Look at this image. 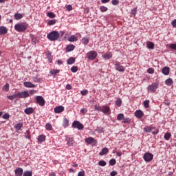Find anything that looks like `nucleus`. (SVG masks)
Returning a JSON list of instances; mask_svg holds the SVG:
<instances>
[{"label": "nucleus", "mask_w": 176, "mask_h": 176, "mask_svg": "<svg viewBox=\"0 0 176 176\" xmlns=\"http://www.w3.org/2000/svg\"><path fill=\"white\" fill-rule=\"evenodd\" d=\"M27 28H28V24L27 23H19L14 25V30L17 32H24Z\"/></svg>", "instance_id": "nucleus-1"}, {"label": "nucleus", "mask_w": 176, "mask_h": 176, "mask_svg": "<svg viewBox=\"0 0 176 176\" xmlns=\"http://www.w3.org/2000/svg\"><path fill=\"white\" fill-rule=\"evenodd\" d=\"M47 38L51 41H57L60 38V33L57 31H52L47 35Z\"/></svg>", "instance_id": "nucleus-2"}, {"label": "nucleus", "mask_w": 176, "mask_h": 176, "mask_svg": "<svg viewBox=\"0 0 176 176\" xmlns=\"http://www.w3.org/2000/svg\"><path fill=\"white\" fill-rule=\"evenodd\" d=\"M159 88V83L158 82H153L147 87L148 93H155L156 90Z\"/></svg>", "instance_id": "nucleus-3"}, {"label": "nucleus", "mask_w": 176, "mask_h": 176, "mask_svg": "<svg viewBox=\"0 0 176 176\" xmlns=\"http://www.w3.org/2000/svg\"><path fill=\"white\" fill-rule=\"evenodd\" d=\"M97 52L96 51H90L87 54V57L88 60L92 61L93 60H96L97 58Z\"/></svg>", "instance_id": "nucleus-4"}, {"label": "nucleus", "mask_w": 176, "mask_h": 176, "mask_svg": "<svg viewBox=\"0 0 176 176\" xmlns=\"http://www.w3.org/2000/svg\"><path fill=\"white\" fill-rule=\"evenodd\" d=\"M72 127L73 129H78V130H83V129H85L83 124L80 123L79 121H74Z\"/></svg>", "instance_id": "nucleus-5"}, {"label": "nucleus", "mask_w": 176, "mask_h": 176, "mask_svg": "<svg viewBox=\"0 0 176 176\" xmlns=\"http://www.w3.org/2000/svg\"><path fill=\"white\" fill-rule=\"evenodd\" d=\"M143 159L145 162H152L153 160V154L151 153H145L143 156Z\"/></svg>", "instance_id": "nucleus-6"}, {"label": "nucleus", "mask_w": 176, "mask_h": 176, "mask_svg": "<svg viewBox=\"0 0 176 176\" xmlns=\"http://www.w3.org/2000/svg\"><path fill=\"white\" fill-rule=\"evenodd\" d=\"M114 68L116 71H118V72H124V66L120 64V62H116Z\"/></svg>", "instance_id": "nucleus-7"}, {"label": "nucleus", "mask_w": 176, "mask_h": 176, "mask_svg": "<svg viewBox=\"0 0 176 176\" xmlns=\"http://www.w3.org/2000/svg\"><path fill=\"white\" fill-rule=\"evenodd\" d=\"M17 96L18 98H27L30 97V93H28V91H19L17 93Z\"/></svg>", "instance_id": "nucleus-8"}, {"label": "nucleus", "mask_w": 176, "mask_h": 176, "mask_svg": "<svg viewBox=\"0 0 176 176\" xmlns=\"http://www.w3.org/2000/svg\"><path fill=\"white\" fill-rule=\"evenodd\" d=\"M36 101L37 104H38V105H40V107L45 106V99L43 98V97H42L41 96H36Z\"/></svg>", "instance_id": "nucleus-9"}, {"label": "nucleus", "mask_w": 176, "mask_h": 176, "mask_svg": "<svg viewBox=\"0 0 176 176\" xmlns=\"http://www.w3.org/2000/svg\"><path fill=\"white\" fill-rule=\"evenodd\" d=\"M66 141L68 146H74V144H75V140H74V138L67 137L66 138Z\"/></svg>", "instance_id": "nucleus-10"}, {"label": "nucleus", "mask_w": 176, "mask_h": 176, "mask_svg": "<svg viewBox=\"0 0 176 176\" xmlns=\"http://www.w3.org/2000/svg\"><path fill=\"white\" fill-rule=\"evenodd\" d=\"M54 112L55 113H61V112H64V107L63 106H58L54 109Z\"/></svg>", "instance_id": "nucleus-11"}, {"label": "nucleus", "mask_w": 176, "mask_h": 176, "mask_svg": "<svg viewBox=\"0 0 176 176\" xmlns=\"http://www.w3.org/2000/svg\"><path fill=\"white\" fill-rule=\"evenodd\" d=\"M85 142L89 144H97V140H95L92 137H89L85 139Z\"/></svg>", "instance_id": "nucleus-12"}, {"label": "nucleus", "mask_w": 176, "mask_h": 176, "mask_svg": "<svg viewBox=\"0 0 176 176\" xmlns=\"http://www.w3.org/2000/svg\"><path fill=\"white\" fill-rule=\"evenodd\" d=\"M45 56L48 59V63H52L53 60V56H52V52L50 51H47L45 52Z\"/></svg>", "instance_id": "nucleus-13"}, {"label": "nucleus", "mask_w": 176, "mask_h": 176, "mask_svg": "<svg viewBox=\"0 0 176 176\" xmlns=\"http://www.w3.org/2000/svg\"><path fill=\"white\" fill-rule=\"evenodd\" d=\"M135 116L136 118H138L139 119H141V118H142V116H144V112H142V111H141V110H137L135 112Z\"/></svg>", "instance_id": "nucleus-14"}, {"label": "nucleus", "mask_w": 176, "mask_h": 176, "mask_svg": "<svg viewBox=\"0 0 176 176\" xmlns=\"http://www.w3.org/2000/svg\"><path fill=\"white\" fill-rule=\"evenodd\" d=\"M8 34V28L5 26H0V35Z\"/></svg>", "instance_id": "nucleus-15"}, {"label": "nucleus", "mask_w": 176, "mask_h": 176, "mask_svg": "<svg viewBox=\"0 0 176 176\" xmlns=\"http://www.w3.org/2000/svg\"><path fill=\"white\" fill-rule=\"evenodd\" d=\"M24 112L26 115H31V114L34 113V108L28 107L24 110Z\"/></svg>", "instance_id": "nucleus-16"}, {"label": "nucleus", "mask_w": 176, "mask_h": 176, "mask_svg": "<svg viewBox=\"0 0 176 176\" xmlns=\"http://www.w3.org/2000/svg\"><path fill=\"white\" fill-rule=\"evenodd\" d=\"M155 130V127L150 126L144 128V133H152Z\"/></svg>", "instance_id": "nucleus-17"}, {"label": "nucleus", "mask_w": 176, "mask_h": 176, "mask_svg": "<svg viewBox=\"0 0 176 176\" xmlns=\"http://www.w3.org/2000/svg\"><path fill=\"white\" fill-rule=\"evenodd\" d=\"M109 152V150L107 147H104L101 151L99 153L100 156H104V155H107Z\"/></svg>", "instance_id": "nucleus-18"}, {"label": "nucleus", "mask_w": 176, "mask_h": 176, "mask_svg": "<svg viewBox=\"0 0 176 176\" xmlns=\"http://www.w3.org/2000/svg\"><path fill=\"white\" fill-rule=\"evenodd\" d=\"M102 57L104 60H110V58L112 57V52L106 53L102 55Z\"/></svg>", "instance_id": "nucleus-19"}, {"label": "nucleus", "mask_w": 176, "mask_h": 176, "mask_svg": "<svg viewBox=\"0 0 176 176\" xmlns=\"http://www.w3.org/2000/svg\"><path fill=\"white\" fill-rule=\"evenodd\" d=\"M14 171H15V175L16 176H21V175H23V168H18L15 169Z\"/></svg>", "instance_id": "nucleus-20"}, {"label": "nucleus", "mask_w": 176, "mask_h": 176, "mask_svg": "<svg viewBox=\"0 0 176 176\" xmlns=\"http://www.w3.org/2000/svg\"><path fill=\"white\" fill-rule=\"evenodd\" d=\"M23 85L25 87L33 88L35 87V85L32 84L31 82H24Z\"/></svg>", "instance_id": "nucleus-21"}, {"label": "nucleus", "mask_w": 176, "mask_h": 176, "mask_svg": "<svg viewBox=\"0 0 176 176\" xmlns=\"http://www.w3.org/2000/svg\"><path fill=\"white\" fill-rule=\"evenodd\" d=\"M146 47L148 49L153 50V49H155V43H153V42H151V41H148L146 43Z\"/></svg>", "instance_id": "nucleus-22"}, {"label": "nucleus", "mask_w": 176, "mask_h": 176, "mask_svg": "<svg viewBox=\"0 0 176 176\" xmlns=\"http://www.w3.org/2000/svg\"><path fill=\"white\" fill-rule=\"evenodd\" d=\"M69 42H76L78 41V37L75 35H72L68 38Z\"/></svg>", "instance_id": "nucleus-23"}, {"label": "nucleus", "mask_w": 176, "mask_h": 176, "mask_svg": "<svg viewBox=\"0 0 176 176\" xmlns=\"http://www.w3.org/2000/svg\"><path fill=\"white\" fill-rule=\"evenodd\" d=\"M68 65H72V64L75 63V58L74 57H70L67 60Z\"/></svg>", "instance_id": "nucleus-24"}, {"label": "nucleus", "mask_w": 176, "mask_h": 176, "mask_svg": "<svg viewBox=\"0 0 176 176\" xmlns=\"http://www.w3.org/2000/svg\"><path fill=\"white\" fill-rule=\"evenodd\" d=\"M162 74H164V75H168V74H170V67H164L162 69Z\"/></svg>", "instance_id": "nucleus-25"}, {"label": "nucleus", "mask_w": 176, "mask_h": 176, "mask_svg": "<svg viewBox=\"0 0 176 176\" xmlns=\"http://www.w3.org/2000/svg\"><path fill=\"white\" fill-rule=\"evenodd\" d=\"M110 111L109 107L107 106H103L102 107L101 112H103V113H108Z\"/></svg>", "instance_id": "nucleus-26"}, {"label": "nucleus", "mask_w": 176, "mask_h": 176, "mask_svg": "<svg viewBox=\"0 0 176 176\" xmlns=\"http://www.w3.org/2000/svg\"><path fill=\"white\" fill-rule=\"evenodd\" d=\"M75 49V45H69L66 47V52H72V50H74Z\"/></svg>", "instance_id": "nucleus-27"}, {"label": "nucleus", "mask_w": 176, "mask_h": 176, "mask_svg": "<svg viewBox=\"0 0 176 176\" xmlns=\"http://www.w3.org/2000/svg\"><path fill=\"white\" fill-rule=\"evenodd\" d=\"M15 20H21L22 17H24V15L23 14L20 13H16L14 16Z\"/></svg>", "instance_id": "nucleus-28"}, {"label": "nucleus", "mask_w": 176, "mask_h": 176, "mask_svg": "<svg viewBox=\"0 0 176 176\" xmlns=\"http://www.w3.org/2000/svg\"><path fill=\"white\" fill-rule=\"evenodd\" d=\"M90 40V38L87 36L84 37L82 38L81 42L83 45H87L89 43V41Z\"/></svg>", "instance_id": "nucleus-29"}, {"label": "nucleus", "mask_w": 176, "mask_h": 176, "mask_svg": "<svg viewBox=\"0 0 176 176\" xmlns=\"http://www.w3.org/2000/svg\"><path fill=\"white\" fill-rule=\"evenodd\" d=\"M60 73V69H53L50 72V74L51 75H53V76H56L57 74Z\"/></svg>", "instance_id": "nucleus-30"}, {"label": "nucleus", "mask_w": 176, "mask_h": 176, "mask_svg": "<svg viewBox=\"0 0 176 176\" xmlns=\"http://www.w3.org/2000/svg\"><path fill=\"white\" fill-rule=\"evenodd\" d=\"M45 140H46V136H45L44 135H41L38 138V142H43Z\"/></svg>", "instance_id": "nucleus-31"}, {"label": "nucleus", "mask_w": 176, "mask_h": 176, "mask_svg": "<svg viewBox=\"0 0 176 176\" xmlns=\"http://www.w3.org/2000/svg\"><path fill=\"white\" fill-rule=\"evenodd\" d=\"M68 124H69V120L65 118L63 119V127H68Z\"/></svg>", "instance_id": "nucleus-32"}, {"label": "nucleus", "mask_w": 176, "mask_h": 176, "mask_svg": "<svg viewBox=\"0 0 176 176\" xmlns=\"http://www.w3.org/2000/svg\"><path fill=\"white\" fill-rule=\"evenodd\" d=\"M164 140H166V141H168V140H170V138H171V133H170L169 132H166L164 134Z\"/></svg>", "instance_id": "nucleus-33"}, {"label": "nucleus", "mask_w": 176, "mask_h": 176, "mask_svg": "<svg viewBox=\"0 0 176 176\" xmlns=\"http://www.w3.org/2000/svg\"><path fill=\"white\" fill-rule=\"evenodd\" d=\"M56 23H57V20L51 19V20L48 21L47 25H54V24H56Z\"/></svg>", "instance_id": "nucleus-34"}, {"label": "nucleus", "mask_w": 176, "mask_h": 176, "mask_svg": "<svg viewBox=\"0 0 176 176\" xmlns=\"http://www.w3.org/2000/svg\"><path fill=\"white\" fill-rule=\"evenodd\" d=\"M45 129L47 131H52L53 130V126L50 124V123H47L45 125Z\"/></svg>", "instance_id": "nucleus-35"}, {"label": "nucleus", "mask_w": 176, "mask_h": 176, "mask_svg": "<svg viewBox=\"0 0 176 176\" xmlns=\"http://www.w3.org/2000/svg\"><path fill=\"white\" fill-rule=\"evenodd\" d=\"M165 83L167 86H171L173 85V79L168 78L166 80Z\"/></svg>", "instance_id": "nucleus-36"}, {"label": "nucleus", "mask_w": 176, "mask_h": 176, "mask_svg": "<svg viewBox=\"0 0 176 176\" xmlns=\"http://www.w3.org/2000/svg\"><path fill=\"white\" fill-rule=\"evenodd\" d=\"M98 166H100L101 167H105V166H107V162L104 160H100L98 162Z\"/></svg>", "instance_id": "nucleus-37"}, {"label": "nucleus", "mask_w": 176, "mask_h": 176, "mask_svg": "<svg viewBox=\"0 0 176 176\" xmlns=\"http://www.w3.org/2000/svg\"><path fill=\"white\" fill-rule=\"evenodd\" d=\"M8 100H11V101H12V100H14V98H19V96H17V94H16L14 95L8 96Z\"/></svg>", "instance_id": "nucleus-38"}, {"label": "nucleus", "mask_w": 176, "mask_h": 176, "mask_svg": "<svg viewBox=\"0 0 176 176\" xmlns=\"http://www.w3.org/2000/svg\"><path fill=\"white\" fill-rule=\"evenodd\" d=\"M47 17H50V19H54L56 17V14L52 12H49L47 14Z\"/></svg>", "instance_id": "nucleus-39"}, {"label": "nucleus", "mask_w": 176, "mask_h": 176, "mask_svg": "<svg viewBox=\"0 0 176 176\" xmlns=\"http://www.w3.org/2000/svg\"><path fill=\"white\" fill-rule=\"evenodd\" d=\"M116 103L118 107H122V99L120 98H118L116 101Z\"/></svg>", "instance_id": "nucleus-40"}, {"label": "nucleus", "mask_w": 176, "mask_h": 176, "mask_svg": "<svg viewBox=\"0 0 176 176\" xmlns=\"http://www.w3.org/2000/svg\"><path fill=\"white\" fill-rule=\"evenodd\" d=\"M117 119L118 120H123V119H124V114H123V113L118 114L117 116Z\"/></svg>", "instance_id": "nucleus-41"}, {"label": "nucleus", "mask_w": 176, "mask_h": 176, "mask_svg": "<svg viewBox=\"0 0 176 176\" xmlns=\"http://www.w3.org/2000/svg\"><path fill=\"white\" fill-rule=\"evenodd\" d=\"M78 66H73L71 67V71L72 72H73L74 74H75L76 72H78Z\"/></svg>", "instance_id": "nucleus-42"}, {"label": "nucleus", "mask_w": 176, "mask_h": 176, "mask_svg": "<svg viewBox=\"0 0 176 176\" xmlns=\"http://www.w3.org/2000/svg\"><path fill=\"white\" fill-rule=\"evenodd\" d=\"M23 176H32V172L30 170L25 171L23 173Z\"/></svg>", "instance_id": "nucleus-43"}, {"label": "nucleus", "mask_w": 176, "mask_h": 176, "mask_svg": "<svg viewBox=\"0 0 176 176\" xmlns=\"http://www.w3.org/2000/svg\"><path fill=\"white\" fill-rule=\"evenodd\" d=\"M21 127H23V123H18L15 125V129L17 130H21Z\"/></svg>", "instance_id": "nucleus-44"}, {"label": "nucleus", "mask_w": 176, "mask_h": 176, "mask_svg": "<svg viewBox=\"0 0 176 176\" xmlns=\"http://www.w3.org/2000/svg\"><path fill=\"white\" fill-rule=\"evenodd\" d=\"M116 164V160L111 159L109 160V166H115Z\"/></svg>", "instance_id": "nucleus-45"}, {"label": "nucleus", "mask_w": 176, "mask_h": 176, "mask_svg": "<svg viewBox=\"0 0 176 176\" xmlns=\"http://www.w3.org/2000/svg\"><path fill=\"white\" fill-rule=\"evenodd\" d=\"M149 100H146L144 102V108H149Z\"/></svg>", "instance_id": "nucleus-46"}, {"label": "nucleus", "mask_w": 176, "mask_h": 176, "mask_svg": "<svg viewBox=\"0 0 176 176\" xmlns=\"http://www.w3.org/2000/svg\"><path fill=\"white\" fill-rule=\"evenodd\" d=\"M3 90H5V91H9V83L5 84V85L3 87Z\"/></svg>", "instance_id": "nucleus-47"}, {"label": "nucleus", "mask_w": 176, "mask_h": 176, "mask_svg": "<svg viewBox=\"0 0 176 176\" xmlns=\"http://www.w3.org/2000/svg\"><path fill=\"white\" fill-rule=\"evenodd\" d=\"M33 80L36 83H39V82H41V78H38V76L34 77Z\"/></svg>", "instance_id": "nucleus-48"}, {"label": "nucleus", "mask_w": 176, "mask_h": 176, "mask_svg": "<svg viewBox=\"0 0 176 176\" xmlns=\"http://www.w3.org/2000/svg\"><path fill=\"white\" fill-rule=\"evenodd\" d=\"M100 12H107L108 10V8L105 7V6H100Z\"/></svg>", "instance_id": "nucleus-49"}, {"label": "nucleus", "mask_w": 176, "mask_h": 176, "mask_svg": "<svg viewBox=\"0 0 176 176\" xmlns=\"http://www.w3.org/2000/svg\"><path fill=\"white\" fill-rule=\"evenodd\" d=\"M122 120H123L122 123H124V124L130 123V122H131V120L129 118H124V119Z\"/></svg>", "instance_id": "nucleus-50"}, {"label": "nucleus", "mask_w": 176, "mask_h": 176, "mask_svg": "<svg viewBox=\"0 0 176 176\" xmlns=\"http://www.w3.org/2000/svg\"><path fill=\"white\" fill-rule=\"evenodd\" d=\"M2 118L3 119L8 120L10 118V116L9 115V113H6L2 116Z\"/></svg>", "instance_id": "nucleus-51"}, {"label": "nucleus", "mask_w": 176, "mask_h": 176, "mask_svg": "<svg viewBox=\"0 0 176 176\" xmlns=\"http://www.w3.org/2000/svg\"><path fill=\"white\" fill-rule=\"evenodd\" d=\"M26 135H25V138L30 140L31 138V135L30 134V131H26Z\"/></svg>", "instance_id": "nucleus-52"}, {"label": "nucleus", "mask_w": 176, "mask_h": 176, "mask_svg": "<svg viewBox=\"0 0 176 176\" xmlns=\"http://www.w3.org/2000/svg\"><path fill=\"white\" fill-rule=\"evenodd\" d=\"M102 108V107H100L98 105H95V111H99V112H101Z\"/></svg>", "instance_id": "nucleus-53"}, {"label": "nucleus", "mask_w": 176, "mask_h": 176, "mask_svg": "<svg viewBox=\"0 0 176 176\" xmlns=\"http://www.w3.org/2000/svg\"><path fill=\"white\" fill-rule=\"evenodd\" d=\"M148 74H154L155 69L153 68H148L147 69Z\"/></svg>", "instance_id": "nucleus-54"}, {"label": "nucleus", "mask_w": 176, "mask_h": 176, "mask_svg": "<svg viewBox=\"0 0 176 176\" xmlns=\"http://www.w3.org/2000/svg\"><path fill=\"white\" fill-rule=\"evenodd\" d=\"M111 176H116L118 175V172L116 170H113L110 173Z\"/></svg>", "instance_id": "nucleus-55"}, {"label": "nucleus", "mask_w": 176, "mask_h": 176, "mask_svg": "<svg viewBox=\"0 0 176 176\" xmlns=\"http://www.w3.org/2000/svg\"><path fill=\"white\" fill-rule=\"evenodd\" d=\"M131 13L133 16H135V14H137V8H133V10H131Z\"/></svg>", "instance_id": "nucleus-56"}, {"label": "nucleus", "mask_w": 176, "mask_h": 176, "mask_svg": "<svg viewBox=\"0 0 176 176\" xmlns=\"http://www.w3.org/2000/svg\"><path fill=\"white\" fill-rule=\"evenodd\" d=\"M112 5H119V0H112L111 1Z\"/></svg>", "instance_id": "nucleus-57"}, {"label": "nucleus", "mask_w": 176, "mask_h": 176, "mask_svg": "<svg viewBox=\"0 0 176 176\" xmlns=\"http://www.w3.org/2000/svg\"><path fill=\"white\" fill-rule=\"evenodd\" d=\"M82 96H87V93H89V91L87 90H82L80 91Z\"/></svg>", "instance_id": "nucleus-58"}, {"label": "nucleus", "mask_w": 176, "mask_h": 176, "mask_svg": "<svg viewBox=\"0 0 176 176\" xmlns=\"http://www.w3.org/2000/svg\"><path fill=\"white\" fill-rule=\"evenodd\" d=\"M170 48L173 49V50H176V43L175 44H170Z\"/></svg>", "instance_id": "nucleus-59"}, {"label": "nucleus", "mask_w": 176, "mask_h": 176, "mask_svg": "<svg viewBox=\"0 0 176 176\" xmlns=\"http://www.w3.org/2000/svg\"><path fill=\"white\" fill-rule=\"evenodd\" d=\"M78 176H85V170H81L78 173Z\"/></svg>", "instance_id": "nucleus-60"}, {"label": "nucleus", "mask_w": 176, "mask_h": 176, "mask_svg": "<svg viewBox=\"0 0 176 176\" xmlns=\"http://www.w3.org/2000/svg\"><path fill=\"white\" fill-rule=\"evenodd\" d=\"M159 133V129H155V131H152V134H153V135H156V134Z\"/></svg>", "instance_id": "nucleus-61"}, {"label": "nucleus", "mask_w": 176, "mask_h": 176, "mask_svg": "<svg viewBox=\"0 0 176 176\" xmlns=\"http://www.w3.org/2000/svg\"><path fill=\"white\" fill-rule=\"evenodd\" d=\"M171 24L174 28H176V19L172 21Z\"/></svg>", "instance_id": "nucleus-62"}, {"label": "nucleus", "mask_w": 176, "mask_h": 176, "mask_svg": "<svg viewBox=\"0 0 176 176\" xmlns=\"http://www.w3.org/2000/svg\"><path fill=\"white\" fill-rule=\"evenodd\" d=\"M66 9L67 10H69V11L72 10V5L67 6Z\"/></svg>", "instance_id": "nucleus-63"}, {"label": "nucleus", "mask_w": 176, "mask_h": 176, "mask_svg": "<svg viewBox=\"0 0 176 176\" xmlns=\"http://www.w3.org/2000/svg\"><path fill=\"white\" fill-rule=\"evenodd\" d=\"M80 112H81V113L85 114V113H86V112H87V110L86 109H82L80 110Z\"/></svg>", "instance_id": "nucleus-64"}]
</instances>
